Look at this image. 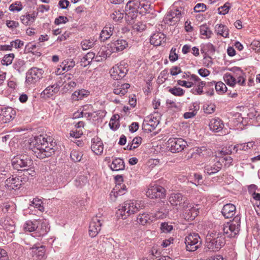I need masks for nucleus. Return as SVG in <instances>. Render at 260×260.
<instances>
[{"instance_id": "obj_1", "label": "nucleus", "mask_w": 260, "mask_h": 260, "mask_svg": "<svg viewBox=\"0 0 260 260\" xmlns=\"http://www.w3.org/2000/svg\"><path fill=\"white\" fill-rule=\"evenodd\" d=\"M29 147L37 158L43 159L54 153L56 144L52 140L49 142L44 137L40 135L30 141Z\"/></svg>"}, {"instance_id": "obj_2", "label": "nucleus", "mask_w": 260, "mask_h": 260, "mask_svg": "<svg viewBox=\"0 0 260 260\" xmlns=\"http://www.w3.org/2000/svg\"><path fill=\"white\" fill-rule=\"evenodd\" d=\"M153 9L150 0H131L129 1L125 6V19L129 23L135 19L137 14L142 15L149 13Z\"/></svg>"}, {"instance_id": "obj_3", "label": "nucleus", "mask_w": 260, "mask_h": 260, "mask_svg": "<svg viewBox=\"0 0 260 260\" xmlns=\"http://www.w3.org/2000/svg\"><path fill=\"white\" fill-rule=\"evenodd\" d=\"M241 218L240 215H237L232 220L227 222L222 225L219 232L222 233L225 238H234L239 235L241 228Z\"/></svg>"}, {"instance_id": "obj_4", "label": "nucleus", "mask_w": 260, "mask_h": 260, "mask_svg": "<svg viewBox=\"0 0 260 260\" xmlns=\"http://www.w3.org/2000/svg\"><path fill=\"white\" fill-rule=\"evenodd\" d=\"M225 244V237L221 232L214 231L208 233L206 237V246L210 250H219Z\"/></svg>"}, {"instance_id": "obj_5", "label": "nucleus", "mask_w": 260, "mask_h": 260, "mask_svg": "<svg viewBox=\"0 0 260 260\" xmlns=\"http://www.w3.org/2000/svg\"><path fill=\"white\" fill-rule=\"evenodd\" d=\"M140 209V205L136 201H128L119 206V209L116 212L117 216L125 219L131 214L138 212Z\"/></svg>"}, {"instance_id": "obj_6", "label": "nucleus", "mask_w": 260, "mask_h": 260, "mask_svg": "<svg viewBox=\"0 0 260 260\" xmlns=\"http://www.w3.org/2000/svg\"><path fill=\"white\" fill-rule=\"evenodd\" d=\"M184 242L186 250L193 252L200 247L202 240L198 233H190L185 237Z\"/></svg>"}, {"instance_id": "obj_7", "label": "nucleus", "mask_w": 260, "mask_h": 260, "mask_svg": "<svg viewBox=\"0 0 260 260\" xmlns=\"http://www.w3.org/2000/svg\"><path fill=\"white\" fill-rule=\"evenodd\" d=\"M171 205L177 210H183L187 207L188 200L181 193H172L168 199Z\"/></svg>"}, {"instance_id": "obj_8", "label": "nucleus", "mask_w": 260, "mask_h": 260, "mask_svg": "<svg viewBox=\"0 0 260 260\" xmlns=\"http://www.w3.org/2000/svg\"><path fill=\"white\" fill-rule=\"evenodd\" d=\"M44 71L42 69L32 67L26 73L25 84L27 85H34L43 78Z\"/></svg>"}, {"instance_id": "obj_9", "label": "nucleus", "mask_w": 260, "mask_h": 260, "mask_svg": "<svg viewBox=\"0 0 260 260\" xmlns=\"http://www.w3.org/2000/svg\"><path fill=\"white\" fill-rule=\"evenodd\" d=\"M187 145V142L182 138H170L167 142V148L172 153L182 151Z\"/></svg>"}, {"instance_id": "obj_10", "label": "nucleus", "mask_w": 260, "mask_h": 260, "mask_svg": "<svg viewBox=\"0 0 260 260\" xmlns=\"http://www.w3.org/2000/svg\"><path fill=\"white\" fill-rule=\"evenodd\" d=\"M12 164L14 169L19 170L20 169L30 167L33 165V161L26 155H20L13 158Z\"/></svg>"}, {"instance_id": "obj_11", "label": "nucleus", "mask_w": 260, "mask_h": 260, "mask_svg": "<svg viewBox=\"0 0 260 260\" xmlns=\"http://www.w3.org/2000/svg\"><path fill=\"white\" fill-rule=\"evenodd\" d=\"M127 71V64L124 62H121L111 69L110 74L113 79L118 81L125 77Z\"/></svg>"}, {"instance_id": "obj_12", "label": "nucleus", "mask_w": 260, "mask_h": 260, "mask_svg": "<svg viewBox=\"0 0 260 260\" xmlns=\"http://www.w3.org/2000/svg\"><path fill=\"white\" fill-rule=\"evenodd\" d=\"M182 13L178 9H172L165 15L163 21L164 23L169 25H175L180 20Z\"/></svg>"}, {"instance_id": "obj_13", "label": "nucleus", "mask_w": 260, "mask_h": 260, "mask_svg": "<svg viewBox=\"0 0 260 260\" xmlns=\"http://www.w3.org/2000/svg\"><path fill=\"white\" fill-rule=\"evenodd\" d=\"M146 194L151 199L163 198L166 196V190L160 185H151L148 188Z\"/></svg>"}, {"instance_id": "obj_14", "label": "nucleus", "mask_w": 260, "mask_h": 260, "mask_svg": "<svg viewBox=\"0 0 260 260\" xmlns=\"http://www.w3.org/2000/svg\"><path fill=\"white\" fill-rule=\"evenodd\" d=\"M102 223V221L97 216L92 218L89 226V235L91 237H95L99 234Z\"/></svg>"}, {"instance_id": "obj_15", "label": "nucleus", "mask_w": 260, "mask_h": 260, "mask_svg": "<svg viewBox=\"0 0 260 260\" xmlns=\"http://www.w3.org/2000/svg\"><path fill=\"white\" fill-rule=\"evenodd\" d=\"M16 115V111L11 107L2 109L0 113V122L6 123L12 120Z\"/></svg>"}, {"instance_id": "obj_16", "label": "nucleus", "mask_w": 260, "mask_h": 260, "mask_svg": "<svg viewBox=\"0 0 260 260\" xmlns=\"http://www.w3.org/2000/svg\"><path fill=\"white\" fill-rule=\"evenodd\" d=\"M22 180L21 176H12L5 181V186L10 190L19 189L22 185Z\"/></svg>"}, {"instance_id": "obj_17", "label": "nucleus", "mask_w": 260, "mask_h": 260, "mask_svg": "<svg viewBox=\"0 0 260 260\" xmlns=\"http://www.w3.org/2000/svg\"><path fill=\"white\" fill-rule=\"evenodd\" d=\"M159 123V119L153 115H149L144 120L143 126L145 130L149 132L153 131Z\"/></svg>"}, {"instance_id": "obj_18", "label": "nucleus", "mask_w": 260, "mask_h": 260, "mask_svg": "<svg viewBox=\"0 0 260 260\" xmlns=\"http://www.w3.org/2000/svg\"><path fill=\"white\" fill-rule=\"evenodd\" d=\"M50 227L46 221H39L38 225L36 232L33 233V237L39 238L46 235L49 231Z\"/></svg>"}, {"instance_id": "obj_19", "label": "nucleus", "mask_w": 260, "mask_h": 260, "mask_svg": "<svg viewBox=\"0 0 260 260\" xmlns=\"http://www.w3.org/2000/svg\"><path fill=\"white\" fill-rule=\"evenodd\" d=\"M113 93L120 96L124 95L127 92L128 89L130 87V85L128 83H122L121 81H115L113 84Z\"/></svg>"}, {"instance_id": "obj_20", "label": "nucleus", "mask_w": 260, "mask_h": 260, "mask_svg": "<svg viewBox=\"0 0 260 260\" xmlns=\"http://www.w3.org/2000/svg\"><path fill=\"white\" fill-rule=\"evenodd\" d=\"M222 164L220 160H216L205 166L204 172L211 175L218 172L222 168Z\"/></svg>"}, {"instance_id": "obj_21", "label": "nucleus", "mask_w": 260, "mask_h": 260, "mask_svg": "<svg viewBox=\"0 0 260 260\" xmlns=\"http://www.w3.org/2000/svg\"><path fill=\"white\" fill-rule=\"evenodd\" d=\"M154 220L153 214L149 213H139L137 217V222L142 225L151 224Z\"/></svg>"}, {"instance_id": "obj_22", "label": "nucleus", "mask_w": 260, "mask_h": 260, "mask_svg": "<svg viewBox=\"0 0 260 260\" xmlns=\"http://www.w3.org/2000/svg\"><path fill=\"white\" fill-rule=\"evenodd\" d=\"M91 149L92 151L97 155H100L103 152L104 145L100 138L94 137L91 139Z\"/></svg>"}, {"instance_id": "obj_23", "label": "nucleus", "mask_w": 260, "mask_h": 260, "mask_svg": "<svg viewBox=\"0 0 260 260\" xmlns=\"http://www.w3.org/2000/svg\"><path fill=\"white\" fill-rule=\"evenodd\" d=\"M210 129L215 133H218L222 130L224 124L221 119L218 117L212 118L209 124Z\"/></svg>"}, {"instance_id": "obj_24", "label": "nucleus", "mask_w": 260, "mask_h": 260, "mask_svg": "<svg viewBox=\"0 0 260 260\" xmlns=\"http://www.w3.org/2000/svg\"><path fill=\"white\" fill-rule=\"evenodd\" d=\"M188 77L190 80L194 81V85L197 86L196 89L197 94L201 95L203 93V88L206 85V83L204 81H202L198 76L194 74L188 76Z\"/></svg>"}, {"instance_id": "obj_25", "label": "nucleus", "mask_w": 260, "mask_h": 260, "mask_svg": "<svg viewBox=\"0 0 260 260\" xmlns=\"http://www.w3.org/2000/svg\"><path fill=\"white\" fill-rule=\"evenodd\" d=\"M236 208L233 204H226L224 205L222 209L221 213L225 218L233 217L236 214Z\"/></svg>"}, {"instance_id": "obj_26", "label": "nucleus", "mask_w": 260, "mask_h": 260, "mask_svg": "<svg viewBox=\"0 0 260 260\" xmlns=\"http://www.w3.org/2000/svg\"><path fill=\"white\" fill-rule=\"evenodd\" d=\"M103 113L104 111L102 110L94 111L93 112H84L82 111L75 113L74 116L75 118L84 116L86 118H93V120H96L98 119L99 117H101V114Z\"/></svg>"}, {"instance_id": "obj_27", "label": "nucleus", "mask_w": 260, "mask_h": 260, "mask_svg": "<svg viewBox=\"0 0 260 260\" xmlns=\"http://www.w3.org/2000/svg\"><path fill=\"white\" fill-rule=\"evenodd\" d=\"M112 162L109 165V167L113 171H119L124 170L125 164L123 159L120 158H112Z\"/></svg>"}, {"instance_id": "obj_28", "label": "nucleus", "mask_w": 260, "mask_h": 260, "mask_svg": "<svg viewBox=\"0 0 260 260\" xmlns=\"http://www.w3.org/2000/svg\"><path fill=\"white\" fill-rule=\"evenodd\" d=\"M31 249L33 253L32 256L35 259H36L37 260H42L45 258V246L43 245H41L40 246L34 245L31 248Z\"/></svg>"}, {"instance_id": "obj_29", "label": "nucleus", "mask_w": 260, "mask_h": 260, "mask_svg": "<svg viewBox=\"0 0 260 260\" xmlns=\"http://www.w3.org/2000/svg\"><path fill=\"white\" fill-rule=\"evenodd\" d=\"M166 41V37L165 35L161 32H156L153 34L150 39V43L154 46H158L165 43Z\"/></svg>"}, {"instance_id": "obj_30", "label": "nucleus", "mask_w": 260, "mask_h": 260, "mask_svg": "<svg viewBox=\"0 0 260 260\" xmlns=\"http://www.w3.org/2000/svg\"><path fill=\"white\" fill-rule=\"evenodd\" d=\"M127 46V42L123 39H118L111 44V48L113 52L122 51Z\"/></svg>"}, {"instance_id": "obj_31", "label": "nucleus", "mask_w": 260, "mask_h": 260, "mask_svg": "<svg viewBox=\"0 0 260 260\" xmlns=\"http://www.w3.org/2000/svg\"><path fill=\"white\" fill-rule=\"evenodd\" d=\"M114 30V26L112 24L106 25L100 34V38L103 41L109 39L113 34Z\"/></svg>"}, {"instance_id": "obj_32", "label": "nucleus", "mask_w": 260, "mask_h": 260, "mask_svg": "<svg viewBox=\"0 0 260 260\" xmlns=\"http://www.w3.org/2000/svg\"><path fill=\"white\" fill-rule=\"evenodd\" d=\"M199 208L198 205H197L195 207L192 204H190L188 201V205L187 207L184 208L183 210L188 212V214L189 217L192 219L194 218L198 214Z\"/></svg>"}, {"instance_id": "obj_33", "label": "nucleus", "mask_w": 260, "mask_h": 260, "mask_svg": "<svg viewBox=\"0 0 260 260\" xmlns=\"http://www.w3.org/2000/svg\"><path fill=\"white\" fill-rule=\"evenodd\" d=\"M215 32L217 35H219L224 38L229 37V29L225 25L222 24H217L216 25Z\"/></svg>"}, {"instance_id": "obj_34", "label": "nucleus", "mask_w": 260, "mask_h": 260, "mask_svg": "<svg viewBox=\"0 0 260 260\" xmlns=\"http://www.w3.org/2000/svg\"><path fill=\"white\" fill-rule=\"evenodd\" d=\"M39 223L38 220H27L23 224V229L25 232H36Z\"/></svg>"}, {"instance_id": "obj_35", "label": "nucleus", "mask_w": 260, "mask_h": 260, "mask_svg": "<svg viewBox=\"0 0 260 260\" xmlns=\"http://www.w3.org/2000/svg\"><path fill=\"white\" fill-rule=\"evenodd\" d=\"M207 86L210 87H213L214 86L216 91L219 93H224L227 89L226 85L221 81L217 82V83L215 81L208 82Z\"/></svg>"}, {"instance_id": "obj_36", "label": "nucleus", "mask_w": 260, "mask_h": 260, "mask_svg": "<svg viewBox=\"0 0 260 260\" xmlns=\"http://www.w3.org/2000/svg\"><path fill=\"white\" fill-rule=\"evenodd\" d=\"M37 15L34 13L26 14L20 17L21 22L25 25H30L35 20Z\"/></svg>"}, {"instance_id": "obj_37", "label": "nucleus", "mask_w": 260, "mask_h": 260, "mask_svg": "<svg viewBox=\"0 0 260 260\" xmlns=\"http://www.w3.org/2000/svg\"><path fill=\"white\" fill-rule=\"evenodd\" d=\"M254 145V142L253 141L249 142L248 143H244L241 144H238L234 146L233 150L235 152L238 151H248L251 149Z\"/></svg>"}, {"instance_id": "obj_38", "label": "nucleus", "mask_w": 260, "mask_h": 260, "mask_svg": "<svg viewBox=\"0 0 260 260\" xmlns=\"http://www.w3.org/2000/svg\"><path fill=\"white\" fill-rule=\"evenodd\" d=\"M60 88L59 84L56 83L52 85L48 86L43 91V93L49 97L52 95L54 93H56L58 92Z\"/></svg>"}, {"instance_id": "obj_39", "label": "nucleus", "mask_w": 260, "mask_h": 260, "mask_svg": "<svg viewBox=\"0 0 260 260\" xmlns=\"http://www.w3.org/2000/svg\"><path fill=\"white\" fill-rule=\"evenodd\" d=\"M201 52L204 55V58L209 54H212L215 52V47L211 43L203 44L201 47Z\"/></svg>"}, {"instance_id": "obj_40", "label": "nucleus", "mask_w": 260, "mask_h": 260, "mask_svg": "<svg viewBox=\"0 0 260 260\" xmlns=\"http://www.w3.org/2000/svg\"><path fill=\"white\" fill-rule=\"evenodd\" d=\"M89 92L85 89H82L75 91L72 95V99L75 101H78L87 97L89 95Z\"/></svg>"}, {"instance_id": "obj_41", "label": "nucleus", "mask_w": 260, "mask_h": 260, "mask_svg": "<svg viewBox=\"0 0 260 260\" xmlns=\"http://www.w3.org/2000/svg\"><path fill=\"white\" fill-rule=\"evenodd\" d=\"M95 56V54L93 52H90L87 53L84 57L81 59V66L84 67L88 65L93 60Z\"/></svg>"}, {"instance_id": "obj_42", "label": "nucleus", "mask_w": 260, "mask_h": 260, "mask_svg": "<svg viewBox=\"0 0 260 260\" xmlns=\"http://www.w3.org/2000/svg\"><path fill=\"white\" fill-rule=\"evenodd\" d=\"M13 68L18 73H21L25 69V62L21 59H16L13 64Z\"/></svg>"}, {"instance_id": "obj_43", "label": "nucleus", "mask_w": 260, "mask_h": 260, "mask_svg": "<svg viewBox=\"0 0 260 260\" xmlns=\"http://www.w3.org/2000/svg\"><path fill=\"white\" fill-rule=\"evenodd\" d=\"M75 66V62L73 59L64 60L60 64L62 69L65 70V72L70 71Z\"/></svg>"}, {"instance_id": "obj_44", "label": "nucleus", "mask_w": 260, "mask_h": 260, "mask_svg": "<svg viewBox=\"0 0 260 260\" xmlns=\"http://www.w3.org/2000/svg\"><path fill=\"white\" fill-rule=\"evenodd\" d=\"M200 34L206 38H211L212 32L206 24H203L200 26Z\"/></svg>"}, {"instance_id": "obj_45", "label": "nucleus", "mask_w": 260, "mask_h": 260, "mask_svg": "<svg viewBox=\"0 0 260 260\" xmlns=\"http://www.w3.org/2000/svg\"><path fill=\"white\" fill-rule=\"evenodd\" d=\"M223 79L225 83L231 86H234L236 84V80L231 74L225 73Z\"/></svg>"}, {"instance_id": "obj_46", "label": "nucleus", "mask_w": 260, "mask_h": 260, "mask_svg": "<svg viewBox=\"0 0 260 260\" xmlns=\"http://www.w3.org/2000/svg\"><path fill=\"white\" fill-rule=\"evenodd\" d=\"M31 205L34 207V208L38 209L41 212H43L44 211L43 201L38 198H36L33 199L31 202Z\"/></svg>"}, {"instance_id": "obj_47", "label": "nucleus", "mask_w": 260, "mask_h": 260, "mask_svg": "<svg viewBox=\"0 0 260 260\" xmlns=\"http://www.w3.org/2000/svg\"><path fill=\"white\" fill-rule=\"evenodd\" d=\"M82 152L76 150H73L70 154V157L71 159L75 162L80 161L82 158Z\"/></svg>"}, {"instance_id": "obj_48", "label": "nucleus", "mask_w": 260, "mask_h": 260, "mask_svg": "<svg viewBox=\"0 0 260 260\" xmlns=\"http://www.w3.org/2000/svg\"><path fill=\"white\" fill-rule=\"evenodd\" d=\"M169 91L173 95L177 96H181L184 94L185 90L180 87H174L170 88Z\"/></svg>"}, {"instance_id": "obj_49", "label": "nucleus", "mask_w": 260, "mask_h": 260, "mask_svg": "<svg viewBox=\"0 0 260 260\" xmlns=\"http://www.w3.org/2000/svg\"><path fill=\"white\" fill-rule=\"evenodd\" d=\"M124 13L118 10H115L111 15V18L115 22H118L121 20L124 17Z\"/></svg>"}, {"instance_id": "obj_50", "label": "nucleus", "mask_w": 260, "mask_h": 260, "mask_svg": "<svg viewBox=\"0 0 260 260\" xmlns=\"http://www.w3.org/2000/svg\"><path fill=\"white\" fill-rule=\"evenodd\" d=\"M14 58V54L13 53H10L7 55H5L2 60H1V62L2 64L8 66L12 63L13 60Z\"/></svg>"}, {"instance_id": "obj_51", "label": "nucleus", "mask_w": 260, "mask_h": 260, "mask_svg": "<svg viewBox=\"0 0 260 260\" xmlns=\"http://www.w3.org/2000/svg\"><path fill=\"white\" fill-rule=\"evenodd\" d=\"M173 229L171 224H169L168 222H162L160 225V229L162 232L165 233H170Z\"/></svg>"}, {"instance_id": "obj_52", "label": "nucleus", "mask_w": 260, "mask_h": 260, "mask_svg": "<svg viewBox=\"0 0 260 260\" xmlns=\"http://www.w3.org/2000/svg\"><path fill=\"white\" fill-rule=\"evenodd\" d=\"M230 4L229 3H226L223 6L220 7L218 10V14L220 15H225L229 12L230 8Z\"/></svg>"}, {"instance_id": "obj_53", "label": "nucleus", "mask_w": 260, "mask_h": 260, "mask_svg": "<svg viewBox=\"0 0 260 260\" xmlns=\"http://www.w3.org/2000/svg\"><path fill=\"white\" fill-rule=\"evenodd\" d=\"M23 8L22 5L20 2H17L11 4L9 7V10L12 12H19Z\"/></svg>"}, {"instance_id": "obj_54", "label": "nucleus", "mask_w": 260, "mask_h": 260, "mask_svg": "<svg viewBox=\"0 0 260 260\" xmlns=\"http://www.w3.org/2000/svg\"><path fill=\"white\" fill-rule=\"evenodd\" d=\"M121 193L118 190V188L115 187L113 189L110 194V199L111 202H115L118 196H121Z\"/></svg>"}, {"instance_id": "obj_55", "label": "nucleus", "mask_w": 260, "mask_h": 260, "mask_svg": "<svg viewBox=\"0 0 260 260\" xmlns=\"http://www.w3.org/2000/svg\"><path fill=\"white\" fill-rule=\"evenodd\" d=\"M81 47L83 50H86L91 48L93 45V42L89 40L83 41L81 43Z\"/></svg>"}, {"instance_id": "obj_56", "label": "nucleus", "mask_w": 260, "mask_h": 260, "mask_svg": "<svg viewBox=\"0 0 260 260\" xmlns=\"http://www.w3.org/2000/svg\"><path fill=\"white\" fill-rule=\"evenodd\" d=\"M83 134V132L81 129L75 128L70 132V135L71 137L76 138H80Z\"/></svg>"}, {"instance_id": "obj_57", "label": "nucleus", "mask_w": 260, "mask_h": 260, "mask_svg": "<svg viewBox=\"0 0 260 260\" xmlns=\"http://www.w3.org/2000/svg\"><path fill=\"white\" fill-rule=\"evenodd\" d=\"M177 84L180 86L185 87L186 88H190L194 85L192 81H186L181 80L177 81Z\"/></svg>"}, {"instance_id": "obj_58", "label": "nucleus", "mask_w": 260, "mask_h": 260, "mask_svg": "<svg viewBox=\"0 0 260 260\" xmlns=\"http://www.w3.org/2000/svg\"><path fill=\"white\" fill-rule=\"evenodd\" d=\"M24 172L23 174L25 176L30 175L31 176H34L36 174L34 169L31 166L30 167H26L25 169L21 170Z\"/></svg>"}, {"instance_id": "obj_59", "label": "nucleus", "mask_w": 260, "mask_h": 260, "mask_svg": "<svg viewBox=\"0 0 260 260\" xmlns=\"http://www.w3.org/2000/svg\"><path fill=\"white\" fill-rule=\"evenodd\" d=\"M219 160H220L221 162L224 161V166L225 167H229L230 166L232 165L233 158L230 156L222 157Z\"/></svg>"}, {"instance_id": "obj_60", "label": "nucleus", "mask_w": 260, "mask_h": 260, "mask_svg": "<svg viewBox=\"0 0 260 260\" xmlns=\"http://www.w3.org/2000/svg\"><path fill=\"white\" fill-rule=\"evenodd\" d=\"M176 49L172 48L170 51L169 59L171 61L174 62L178 59V56L176 52Z\"/></svg>"}, {"instance_id": "obj_61", "label": "nucleus", "mask_w": 260, "mask_h": 260, "mask_svg": "<svg viewBox=\"0 0 260 260\" xmlns=\"http://www.w3.org/2000/svg\"><path fill=\"white\" fill-rule=\"evenodd\" d=\"M206 10V6L203 3L197 4L194 7L196 12H204Z\"/></svg>"}, {"instance_id": "obj_62", "label": "nucleus", "mask_w": 260, "mask_h": 260, "mask_svg": "<svg viewBox=\"0 0 260 260\" xmlns=\"http://www.w3.org/2000/svg\"><path fill=\"white\" fill-rule=\"evenodd\" d=\"M11 43L12 47H14L16 49L21 48L24 45L23 42L19 39L13 41L11 42Z\"/></svg>"}, {"instance_id": "obj_63", "label": "nucleus", "mask_w": 260, "mask_h": 260, "mask_svg": "<svg viewBox=\"0 0 260 260\" xmlns=\"http://www.w3.org/2000/svg\"><path fill=\"white\" fill-rule=\"evenodd\" d=\"M6 25L11 29L17 28L19 26V23L14 20H7Z\"/></svg>"}, {"instance_id": "obj_64", "label": "nucleus", "mask_w": 260, "mask_h": 260, "mask_svg": "<svg viewBox=\"0 0 260 260\" xmlns=\"http://www.w3.org/2000/svg\"><path fill=\"white\" fill-rule=\"evenodd\" d=\"M68 20V18L66 16H59L55 19L54 23L57 25H59L66 23Z\"/></svg>"}]
</instances>
